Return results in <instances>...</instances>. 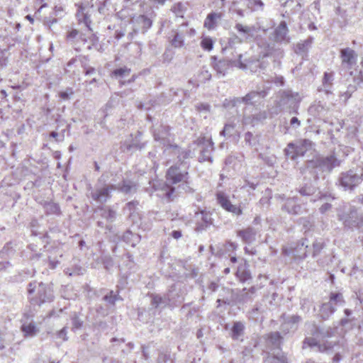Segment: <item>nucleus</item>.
<instances>
[{
	"mask_svg": "<svg viewBox=\"0 0 363 363\" xmlns=\"http://www.w3.org/2000/svg\"><path fill=\"white\" fill-rule=\"evenodd\" d=\"M139 201L137 200H133L128 202L123 208V213H127L128 215L130 213H134L135 211L139 210L138 208Z\"/></svg>",
	"mask_w": 363,
	"mask_h": 363,
	"instance_id": "680f3d73",
	"label": "nucleus"
},
{
	"mask_svg": "<svg viewBox=\"0 0 363 363\" xmlns=\"http://www.w3.org/2000/svg\"><path fill=\"white\" fill-rule=\"evenodd\" d=\"M309 47L306 45L303 41L298 43L295 48V52L301 56L303 59H306L308 57Z\"/></svg>",
	"mask_w": 363,
	"mask_h": 363,
	"instance_id": "13d9d810",
	"label": "nucleus"
},
{
	"mask_svg": "<svg viewBox=\"0 0 363 363\" xmlns=\"http://www.w3.org/2000/svg\"><path fill=\"white\" fill-rule=\"evenodd\" d=\"M257 45L262 48L264 50V57L269 56L272 54V52L275 50V43L269 42L267 40L264 38H257Z\"/></svg>",
	"mask_w": 363,
	"mask_h": 363,
	"instance_id": "a19ab883",
	"label": "nucleus"
},
{
	"mask_svg": "<svg viewBox=\"0 0 363 363\" xmlns=\"http://www.w3.org/2000/svg\"><path fill=\"white\" fill-rule=\"evenodd\" d=\"M114 191L123 194L125 196H131L135 194L138 189L137 182L127 178L123 179L118 184H113Z\"/></svg>",
	"mask_w": 363,
	"mask_h": 363,
	"instance_id": "aec40b11",
	"label": "nucleus"
},
{
	"mask_svg": "<svg viewBox=\"0 0 363 363\" xmlns=\"http://www.w3.org/2000/svg\"><path fill=\"white\" fill-rule=\"evenodd\" d=\"M102 299L111 306H114L117 301H123V298L119 296L118 293L116 294L112 290L104 295Z\"/></svg>",
	"mask_w": 363,
	"mask_h": 363,
	"instance_id": "3c124183",
	"label": "nucleus"
},
{
	"mask_svg": "<svg viewBox=\"0 0 363 363\" xmlns=\"http://www.w3.org/2000/svg\"><path fill=\"white\" fill-rule=\"evenodd\" d=\"M141 237L137 233H133L127 230L122 235V240L131 247H135L140 241Z\"/></svg>",
	"mask_w": 363,
	"mask_h": 363,
	"instance_id": "79ce46f5",
	"label": "nucleus"
},
{
	"mask_svg": "<svg viewBox=\"0 0 363 363\" xmlns=\"http://www.w3.org/2000/svg\"><path fill=\"white\" fill-rule=\"evenodd\" d=\"M246 3V6L251 12L263 11L264 3L262 0H235L231 4L229 8L230 12L236 13L240 18L245 17V11L242 9L239 4L241 2Z\"/></svg>",
	"mask_w": 363,
	"mask_h": 363,
	"instance_id": "ddd939ff",
	"label": "nucleus"
},
{
	"mask_svg": "<svg viewBox=\"0 0 363 363\" xmlns=\"http://www.w3.org/2000/svg\"><path fill=\"white\" fill-rule=\"evenodd\" d=\"M220 135L226 138H239L240 133L236 129V124L234 122H228L224 125L223 128L220 132Z\"/></svg>",
	"mask_w": 363,
	"mask_h": 363,
	"instance_id": "f704fd0d",
	"label": "nucleus"
},
{
	"mask_svg": "<svg viewBox=\"0 0 363 363\" xmlns=\"http://www.w3.org/2000/svg\"><path fill=\"white\" fill-rule=\"evenodd\" d=\"M335 311L336 308L332 305V303H324L320 306L319 315L323 320H327Z\"/></svg>",
	"mask_w": 363,
	"mask_h": 363,
	"instance_id": "49530a36",
	"label": "nucleus"
},
{
	"mask_svg": "<svg viewBox=\"0 0 363 363\" xmlns=\"http://www.w3.org/2000/svg\"><path fill=\"white\" fill-rule=\"evenodd\" d=\"M169 43L174 48H181L184 45V35L177 30H172V35L169 37Z\"/></svg>",
	"mask_w": 363,
	"mask_h": 363,
	"instance_id": "e433bc0d",
	"label": "nucleus"
},
{
	"mask_svg": "<svg viewBox=\"0 0 363 363\" xmlns=\"http://www.w3.org/2000/svg\"><path fill=\"white\" fill-rule=\"evenodd\" d=\"M201 215V221L211 226L213 224V219L212 218V213L205 209H201L196 213V216Z\"/></svg>",
	"mask_w": 363,
	"mask_h": 363,
	"instance_id": "603ef678",
	"label": "nucleus"
},
{
	"mask_svg": "<svg viewBox=\"0 0 363 363\" xmlns=\"http://www.w3.org/2000/svg\"><path fill=\"white\" fill-rule=\"evenodd\" d=\"M340 58L342 66L350 70L357 66L358 55L354 50L345 48L340 50Z\"/></svg>",
	"mask_w": 363,
	"mask_h": 363,
	"instance_id": "f3484780",
	"label": "nucleus"
},
{
	"mask_svg": "<svg viewBox=\"0 0 363 363\" xmlns=\"http://www.w3.org/2000/svg\"><path fill=\"white\" fill-rule=\"evenodd\" d=\"M182 166L181 164L176 163L169 167L165 174L167 182L159 184L160 189L163 191V196L169 201H173L177 196L176 188L173 185L189 179L188 168H182ZM152 187L155 190L159 189V187L155 184Z\"/></svg>",
	"mask_w": 363,
	"mask_h": 363,
	"instance_id": "7ed1b4c3",
	"label": "nucleus"
},
{
	"mask_svg": "<svg viewBox=\"0 0 363 363\" xmlns=\"http://www.w3.org/2000/svg\"><path fill=\"white\" fill-rule=\"evenodd\" d=\"M223 17V13H216L212 11L207 15L204 21L203 26L208 30H213L216 28L218 21L221 20Z\"/></svg>",
	"mask_w": 363,
	"mask_h": 363,
	"instance_id": "72a5a7b5",
	"label": "nucleus"
},
{
	"mask_svg": "<svg viewBox=\"0 0 363 363\" xmlns=\"http://www.w3.org/2000/svg\"><path fill=\"white\" fill-rule=\"evenodd\" d=\"M242 100H243V97H234L233 99H229V100L225 99L223 103V106L226 108H231L237 107L240 104L243 103Z\"/></svg>",
	"mask_w": 363,
	"mask_h": 363,
	"instance_id": "338daca9",
	"label": "nucleus"
},
{
	"mask_svg": "<svg viewBox=\"0 0 363 363\" xmlns=\"http://www.w3.org/2000/svg\"><path fill=\"white\" fill-rule=\"evenodd\" d=\"M325 111V105L321 101H315L308 108L309 113L314 117H320Z\"/></svg>",
	"mask_w": 363,
	"mask_h": 363,
	"instance_id": "09e8293b",
	"label": "nucleus"
},
{
	"mask_svg": "<svg viewBox=\"0 0 363 363\" xmlns=\"http://www.w3.org/2000/svg\"><path fill=\"white\" fill-rule=\"evenodd\" d=\"M44 210L45 213L47 216L50 215H55V216H60L61 215V210L60 207L58 203L52 202V201H45L43 203H41Z\"/></svg>",
	"mask_w": 363,
	"mask_h": 363,
	"instance_id": "ea45409f",
	"label": "nucleus"
},
{
	"mask_svg": "<svg viewBox=\"0 0 363 363\" xmlns=\"http://www.w3.org/2000/svg\"><path fill=\"white\" fill-rule=\"evenodd\" d=\"M289 33L287 23L281 21L270 34L269 40L278 44H289L291 40Z\"/></svg>",
	"mask_w": 363,
	"mask_h": 363,
	"instance_id": "dca6fc26",
	"label": "nucleus"
},
{
	"mask_svg": "<svg viewBox=\"0 0 363 363\" xmlns=\"http://www.w3.org/2000/svg\"><path fill=\"white\" fill-rule=\"evenodd\" d=\"M21 331L23 336L26 338L35 336L38 332V329L34 322L29 323H23L21 326Z\"/></svg>",
	"mask_w": 363,
	"mask_h": 363,
	"instance_id": "37998d69",
	"label": "nucleus"
},
{
	"mask_svg": "<svg viewBox=\"0 0 363 363\" xmlns=\"http://www.w3.org/2000/svg\"><path fill=\"white\" fill-rule=\"evenodd\" d=\"M281 334V331H275L271 332L267 335L268 342L277 349V351H281L280 347L284 339Z\"/></svg>",
	"mask_w": 363,
	"mask_h": 363,
	"instance_id": "4c0bfd02",
	"label": "nucleus"
},
{
	"mask_svg": "<svg viewBox=\"0 0 363 363\" xmlns=\"http://www.w3.org/2000/svg\"><path fill=\"white\" fill-rule=\"evenodd\" d=\"M59 16H55L52 14V11L48 16H45L43 20V25L47 27L50 31H52V27L54 24L57 23Z\"/></svg>",
	"mask_w": 363,
	"mask_h": 363,
	"instance_id": "bf43d9fd",
	"label": "nucleus"
},
{
	"mask_svg": "<svg viewBox=\"0 0 363 363\" xmlns=\"http://www.w3.org/2000/svg\"><path fill=\"white\" fill-rule=\"evenodd\" d=\"M326 196L321 197L319 201H323L324 203L320 206L318 211L321 214H325L332 209L331 201L335 200V196L328 192H323Z\"/></svg>",
	"mask_w": 363,
	"mask_h": 363,
	"instance_id": "58836bf2",
	"label": "nucleus"
},
{
	"mask_svg": "<svg viewBox=\"0 0 363 363\" xmlns=\"http://www.w3.org/2000/svg\"><path fill=\"white\" fill-rule=\"evenodd\" d=\"M114 191L113 184H106L104 175L99 178L94 189L91 191V197L99 203H104L111 197Z\"/></svg>",
	"mask_w": 363,
	"mask_h": 363,
	"instance_id": "1a4fd4ad",
	"label": "nucleus"
},
{
	"mask_svg": "<svg viewBox=\"0 0 363 363\" xmlns=\"http://www.w3.org/2000/svg\"><path fill=\"white\" fill-rule=\"evenodd\" d=\"M265 363H288L287 358L281 351L273 352L272 354H268L264 360Z\"/></svg>",
	"mask_w": 363,
	"mask_h": 363,
	"instance_id": "c03bdc74",
	"label": "nucleus"
},
{
	"mask_svg": "<svg viewBox=\"0 0 363 363\" xmlns=\"http://www.w3.org/2000/svg\"><path fill=\"white\" fill-rule=\"evenodd\" d=\"M151 298L150 305L152 308L162 310L166 307L169 308V301L167 300V295L164 294L163 296L160 294H152L150 295Z\"/></svg>",
	"mask_w": 363,
	"mask_h": 363,
	"instance_id": "c756f323",
	"label": "nucleus"
},
{
	"mask_svg": "<svg viewBox=\"0 0 363 363\" xmlns=\"http://www.w3.org/2000/svg\"><path fill=\"white\" fill-rule=\"evenodd\" d=\"M222 289L223 290H227L228 291L231 293L230 298H218L216 302L218 306H220L221 303L228 306H233L236 304H244L249 301H253V299L256 296V293L257 291V288L255 286L250 287L248 290L246 288H244L242 290L238 289H226L223 286Z\"/></svg>",
	"mask_w": 363,
	"mask_h": 363,
	"instance_id": "423d86ee",
	"label": "nucleus"
},
{
	"mask_svg": "<svg viewBox=\"0 0 363 363\" xmlns=\"http://www.w3.org/2000/svg\"><path fill=\"white\" fill-rule=\"evenodd\" d=\"M27 293L30 303L33 306H40L50 303L55 299L52 283L30 281L27 286Z\"/></svg>",
	"mask_w": 363,
	"mask_h": 363,
	"instance_id": "20e7f679",
	"label": "nucleus"
},
{
	"mask_svg": "<svg viewBox=\"0 0 363 363\" xmlns=\"http://www.w3.org/2000/svg\"><path fill=\"white\" fill-rule=\"evenodd\" d=\"M301 99L298 92L285 90L281 93L279 106L289 110L290 113H298Z\"/></svg>",
	"mask_w": 363,
	"mask_h": 363,
	"instance_id": "f8f14e48",
	"label": "nucleus"
},
{
	"mask_svg": "<svg viewBox=\"0 0 363 363\" xmlns=\"http://www.w3.org/2000/svg\"><path fill=\"white\" fill-rule=\"evenodd\" d=\"M116 211L108 206H99L94 210V219L101 218L108 223L112 224L116 220Z\"/></svg>",
	"mask_w": 363,
	"mask_h": 363,
	"instance_id": "6ab92c4d",
	"label": "nucleus"
},
{
	"mask_svg": "<svg viewBox=\"0 0 363 363\" xmlns=\"http://www.w3.org/2000/svg\"><path fill=\"white\" fill-rule=\"evenodd\" d=\"M236 60L237 58L218 59L217 56L214 55L211 57V65L218 75L224 77L230 67H237L235 65Z\"/></svg>",
	"mask_w": 363,
	"mask_h": 363,
	"instance_id": "2eb2a0df",
	"label": "nucleus"
},
{
	"mask_svg": "<svg viewBox=\"0 0 363 363\" xmlns=\"http://www.w3.org/2000/svg\"><path fill=\"white\" fill-rule=\"evenodd\" d=\"M155 16L154 11L147 14L134 15L130 20V23L133 26V31L128 35L129 40H133L134 36L138 33L145 34L152 26L153 18Z\"/></svg>",
	"mask_w": 363,
	"mask_h": 363,
	"instance_id": "6e6552de",
	"label": "nucleus"
},
{
	"mask_svg": "<svg viewBox=\"0 0 363 363\" xmlns=\"http://www.w3.org/2000/svg\"><path fill=\"white\" fill-rule=\"evenodd\" d=\"M337 216L346 230L353 231L363 228V216L358 213L354 206H344L337 211Z\"/></svg>",
	"mask_w": 363,
	"mask_h": 363,
	"instance_id": "39448f33",
	"label": "nucleus"
},
{
	"mask_svg": "<svg viewBox=\"0 0 363 363\" xmlns=\"http://www.w3.org/2000/svg\"><path fill=\"white\" fill-rule=\"evenodd\" d=\"M244 141L246 145L255 147L258 144V135H254L252 132L247 131L244 134Z\"/></svg>",
	"mask_w": 363,
	"mask_h": 363,
	"instance_id": "5fc2aeb1",
	"label": "nucleus"
},
{
	"mask_svg": "<svg viewBox=\"0 0 363 363\" xmlns=\"http://www.w3.org/2000/svg\"><path fill=\"white\" fill-rule=\"evenodd\" d=\"M256 235L257 230L251 226L237 231V236L240 238L244 243L248 245L252 244L255 241Z\"/></svg>",
	"mask_w": 363,
	"mask_h": 363,
	"instance_id": "cd10ccee",
	"label": "nucleus"
},
{
	"mask_svg": "<svg viewBox=\"0 0 363 363\" xmlns=\"http://www.w3.org/2000/svg\"><path fill=\"white\" fill-rule=\"evenodd\" d=\"M301 198L294 196L288 198L282 206V209L287 211L289 214L301 215L306 211V208L301 206L299 202Z\"/></svg>",
	"mask_w": 363,
	"mask_h": 363,
	"instance_id": "4be33fe9",
	"label": "nucleus"
},
{
	"mask_svg": "<svg viewBox=\"0 0 363 363\" xmlns=\"http://www.w3.org/2000/svg\"><path fill=\"white\" fill-rule=\"evenodd\" d=\"M243 40L236 35H233L228 38V41L225 47L222 48V52L231 50L230 54L233 56V51H235L239 45L242 43Z\"/></svg>",
	"mask_w": 363,
	"mask_h": 363,
	"instance_id": "c9c22d12",
	"label": "nucleus"
},
{
	"mask_svg": "<svg viewBox=\"0 0 363 363\" xmlns=\"http://www.w3.org/2000/svg\"><path fill=\"white\" fill-rule=\"evenodd\" d=\"M255 62H258V58L255 56H252L248 58H243V55L239 53L237 55V60L235 65L237 68L242 70H250L252 72H258V65Z\"/></svg>",
	"mask_w": 363,
	"mask_h": 363,
	"instance_id": "412c9836",
	"label": "nucleus"
},
{
	"mask_svg": "<svg viewBox=\"0 0 363 363\" xmlns=\"http://www.w3.org/2000/svg\"><path fill=\"white\" fill-rule=\"evenodd\" d=\"M252 116L254 125L256 126L259 123H264V121L268 117V113L266 111H259L258 112H256V113L252 114Z\"/></svg>",
	"mask_w": 363,
	"mask_h": 363,
	"instance_id": "4d7b16f0",
	"label": "nucleus"
},
{
	"mask_svg": "<svg viewBox=\"0 0 363 363\" xmlns=\"http://www.w3.org/2000/svg\"><path fill=\"white\" fill-rule=\"evenodd\" d=\"M218 203L227 212L231 213L233 216H239L242 214L240 206L231 203L229 197L223 192L219 191L216 194Z\"/></svg>",
	"mask_w": 363,
	"mask_h": 363,
	"instance_id": "a211bd4d",
	"label": "nucleus"
},
{
	"mask_svg": "<svg viewBox=\"0 0 363 363\" xmlns=\"http://www.w3.org/2000/svg\"><path fill=\"white\" fill-rule=\"evenodd\" d=\"M72 328V330L74 332L79 330L84 325V321L79 317L77 313H74L71 316Z\"/></svg>",
	"mask_w": 363,
	"mask_h": 363,
	"instance_id": "69168bd1",
	"label": "nucleus"
},
{
	"mask_svg": "<svg viewBox=\"0 0 363 363\" xmlns=\"http://www.w3.org/2000/svg\"><path fill=\"white\" fill-rule=\"evenodd\" d=\"M324 246L325 244L321 240H315L312 245V257L315 258L320 253Z\"/></svg>",
	"mask_w": 363,
	"mask_h": 363,
	"instance_id": "0e129e2a",
	"label": "nucleus"
},
{
	"mask_svg": "<svg viewBox=\"0 0 363 363\" xmlns=\"http://www.w3.org/2000/svg\"><path fill=\"white\" fill-rule=\"evenodd\" d=\"M235 28L240 33L247 35L246 39H247L249 37H252L253 32L255 31V28L254 26L249 27L247 26H243L241 23H236Z\"/></svg>",
	"mask_w": 363,
	"mask_h": 363,
	"instance_id": "6e6d98bb",
	"label": "nucleus"
},
{
	"mask_svg": "<svg viewBox=\"0 0 363 363\" xmlns=\"http://www.w3.org/2000/svg\"><path fill=\"white\" fill-rule=\"evenodd\" d=\"M147 141L143 140V132L138 130L135 134H130L129 138L121 143V149L123 152L133 154L136 151L145 149Z\"/></svg>",
	"mask_w": 363,
	"mask_h": 363,
	"instance_id": "9d476101",
	"label": "nucleus"
},
{
	"mask_svg": "<svg viewBox=\"0 0 363 363\" xmlns=\"http://www.w3.org/2000/svg\"><path fill=\"white\" fill-rule=\"evenodd\" d=\"M262 313L261 307L258 305H255L253 308L249 312L248 318L250 320L257 322Z\"/></svg>",
	"mask_w": 363,
	"mask_h": 363,
	"instance_id": "e2e57ef3",
	"label": "nucleus"
},
{
	"mask_svg": "<svg viewBox=\"0 0 363 363\" xmlns=\"http://www.w3.org/2000/svg\"><path fill=\"white\" fill-rule=\"evenodd\" d=\"M177 91L174 89H170L168 93L163 92L157 96L155 103L158 105L167 104L172 101V96L177 95Z\"/></svg>",
	"mask_w": 363,
	"mask_h": 363,
	"instance_id": "de8ad7c7",
	"label": "nucleus"
},
{
	"mask_svg": "<svg viewBox=\"0 0 363 363\" xmlns=\"http://www.w3.org/2000/svg\"><path fill=\"white\" fill-rule=\"evenodd\" d=\"M342 160L338 159L335 152H333L328 155H318L305 162L304 169L312 178L304 177L302 182L296 187V191L299 194L305 203H315L323 196V191L320 190L318 180L325 178L333 170L341 165Z\"/></svg>",
	"mask_w": 363,
	"mask_h": 363,
	"instance_id": "f257e3e1",
	"label": "nucleus"
},
{
	"mask_svg": "<svg viewBox=\"0 0 363 363\" xmlns=\"http://www.w3.org/2000/svg\"><path fill=\"white\" fill-rule=\"evenodd\" d=\"M235 275L242 283L248 282L252 280V277L250 270V264L246 260L243 259L240 260L235 272Z\"/></svg>",
	"mask_w": 363,
	"mask_h": 363,
	"instance_id": "a878e982",
	"label": "nucleus"
},
{
	"mask_svg": "<svg viewBox=\"0 0 363 363\" xmlns=\"http://www.w3.org/2000/svg\"><path fill=\"white\" fill-rule=\"evenodd\" d=\"M131 69L126 66L120 67L111 72V77L115 79H120L129 75Z\"/></svg>",
	"mask_w": 363,
	"mask_h": 363,
	"instance_id": "864d4df0",
	"label": "nucleus"
},
{
	"mask_svg": "<svg viewBox=\"0 0 363 363\" xmlns=\"http://www.w3.org/2000/svg\"><path fill=\"white\" fill-rule=\"evenodd\" d=\"M363 181V167L361 169H350L342 172L337 178L336 184L344 191H354Z\"/></svg>",
	"mask_w": 363,
	"mask_h": 363,
	"instance_id": "0eeeda50",
	"label": "nucleus"
},
{
	"mask_svg": "<svg viewBox=\"0 0 363 363\" xmlns=\"http://www.w3.org/2000/svg\"><path fill=\"white\" fill-rule=\"evenodd\" d=\"M306 152L295 142L289 143L284 150L285 156L293 161L296 160L298 157H303Z\"/></svg>",
	"mask_w": 363,
	"mask_h": 363,
	"instance_id": "b1692460",
	"label": "nucleus"
},
{
	"mask_svg": "<svg viewBox=\"0 0 363 363\" xmlns=\"http://www.w3.org/2000/svg\"><path fill=\"white\" fill-rule=\"evenodd\" d=\"M167 295V300L169 301V308H174L178 307L183 301L184 296L180 289H177L175 285H172L166 293Z\"/></svg>",
	"mask_w": 363,
	"mask_h": 363,
	"instance_id": "393cba45",
	"label": "nucleus"
},
{
	"mask_svg": "<svg viewBox=\"0 0 363 363\" xmlns=\"http://www.w3.org/2000/svg\"><path fill=\"white\" fill-rule=\"evenodd\" d=\"M308 240L306 239L305 240H302L301 243L298 244L297 247L295 250L296 254L294 255L296 258L303 259L308 256L307 249L308 248V245L306 244Z\"/></svg>",
	"mask_w": 363,
	"mask_h": 363,
	"instance_id": "8fccbe9b",
	"label": "nucleus"
},
{
	"mask_svg": "<svg viewBox=\"0 0 363 363\" xmlns=\"http://www.w3.org/2000/svg\"><path fill=\"white\" fill-rule=\"evenodd\" d=\"M77 6V11L76 13V16L78 18L79 23H83L84 26L88 28L89 30L93 31L91 28V21L90 19V13L89 10L94 7V5L91 4L90 8H88L87 5H84V4H76Z\"/></svg>",
	"mask_w": 363,
	"mask_h": 363,
	"instance_id": "5701e85b",
	"label": "nucleus"
},
{
	"mask_svg": "<svg viewBox=\"0 0 363 363\" xmlns=\"http://www.w3.org/2000/svg\"><path fill=\"white\" fill-rule=\"evenodd\" d=\"M214 151V143L213 141H209L208 144L206 146L202 147L200 150L199 156L198 157V161L200 163H203L205 162H208L211 164L213 162V158L212 156V153Z\"/></svg>",
	"mask_w": 363,
	"mask_h": 363,
	"instance_id": "7c9ffc66",
	"label": "nucleus"
},
{
	"mask_svg": "<svg viewBox=\"0 0 363 363\" xmlns=\"http://www.w3.org/2000/svg\"><path fill=\"white\" fill-rule=\"evenodd\" d=\"M335 331L330 327L323 328L313 325L311 334L313 337H306L302 342V348H310L312 351L320 353H330L336 345L335 341L324 340L334 335Z\"/></svg>",
	"mask_w": 363,
	"mask_h": 363,
	"instance_id": "f03ea898",
	"label": "nucleus"
},
{
	"mask_svg": "<svg viewBox=\"0 0 363 363\" xmlns=\"http://www.w3.org/2000/svg\"><path fill=\"white\" fill-rule=\"evenodd\" d=\"M169 150H172V153L174 155L177 156L178 158V164H181L182 165L184 163V160L189 159L192 157V152L191 150L189 149H185L183 150L181 147H179L177 145L174 144L171 146V148Z\"/></svg>",
	"mask_w": 363,
	"mask_h": 363,
	"instance_id": "473e14b6",
	"label": "nucleus"
},
{
	"mask_svg": "<svg viewBox=\"0 0 363 363\" xmlns=\"http://www.w3.org/2000/svg\"><path fill=\"white\" fill-rule=\"evenodd\" d=\"M186 7L182 2H177L172 7L171 11L177 16L184 18V13L186 11Z\"/></svg>",
	"mask_w": 363,
	"mask_h": 363,
	"instance_id": "774afa93",
	"label": "nucleus"
},
{
	"mask_svg": "<svg viewBox=\"0 0 363 363\" xmlns=\"http://www.w3.org/2000/svg\"><path fill=\"white\" fill-rule=\"evenodd\" d=\"M111 0H96L97 11L100 14L106 15L108 12V5Z\"/></svg>",
	"mask_w": 363,
	"mask_h": 363,
	"instance_id": "052dcab7",
	"label": "nucleus"
},
{
	"mask_svg": "<svg viewBox=\"0 0 363 363\" xmlns=\"http://www.w3.org/2000/svg\"><path fill=\"white\" fill-rule=\"evenodd\" d=\"M267 96V92L264 90L260 91H252L243 96V104L245 105L257 106L260 103L262 99Z\"/></svg>",
	"mask_w": 363,
	"mask_h": 363,
	"instance_id": "c85d7f7f",
	"label": "nucleus"
},
{
	"mask_svg": "<svg viewBox=\"0 0 363 363\" xmlns=\"http://www.w3.org/2000/svg\"><path fill=\"white\" fill-rule=\"evenodd\" d=\"M170 127L167 125L160 124L157 127H153L152 134L154 140L159 143L160 146L164 148L163 153L171 148L172 144L170 136Z\"/></svg>",
	"mask_w": 363,
	"mask_h": 363,
	"instance_id": "4468645a",
	"label": "nucleus"
},
{
	"mask_svg": "<svg viewBox=\"0 0 363 363\" xmlns=\"http://www.w3.org/2000/svg\"><path fill=\"white\" fill-rule=\"evenodd\" d=\"M281 322L280 330L285 335H292L298 329L303 318L297 314H286L283 313L279 318Z\"/></svg>",
	"mask_w": 363,
	"mask_h": 363,
	"instance_id": "9b49d317",
	"label": "nucleus"
},
{
	"mask_svg": "<svg viewBox=\"0 0 363 363\" xmlns=\"http://www.w3.org/2000/svg\"><path fill=\"white\" fill-rule=\"evenodd\" d=\"M245 325L241 321H235L230 328V336L233 340L243 341Z\"/></svg>",
	"mask_w": 363,
	"mask_h": 363,
	"instance_id": "2f4dec72",
	"label": "nucleus"
},
{
	"mask_svg": "<svg viewBox=\"0 0 363 363\" xmlns=\"http://www.w3.org/2000/svg\"><path fill=\"white\" fill-rule=\"evenodd\" d=\"M334 80L333 72H324L322 80L323 89H319L318 91H324L326 94H331L330 88L333 86V82Z\"/></svg>",
	"mask_w": 363,
	"mask_h": 363,
	"instance_id": "a18cd8bd",
	"label": "nucleus"
},
{
	"mask_svg": "<svg viewBox=\"0 0 363 363\" xmlns=\"http://www.w3.org/2000/svg\"><path fill=\"white\" fill-rule=\"evenodd\" d=\"M49 255L45 261L48 263V267L50 269H55L60 264L59 257H62V250L60 247H51L48 250Z\"/></svg>",
	"mask_w": 363,
	"mask_h": 363,
	"instance_id": "bb28decb",
	"label": "nucleus"
}]
</instances>
